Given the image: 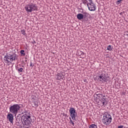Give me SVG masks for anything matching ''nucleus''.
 <instances>
[{
  "instance_id": "obj_1",
  "label": "nucleus",
  "mask_w": 128,
  "mask_h": 128,
  "mask_svg": "<svg viewBox=\"0 0 128 128\" xmlns=\"http://www.w3.org/2000/svg\"><path fill=\"white\" fill-rule=\"evenodd\" d=\"M30 114L26 112L22 116V122L24 124V128H30Z\"/></svg>"
},
{
  "instance_id": "obj_2",
  "label": "nucleus",
  "mask_w": 128,
  "mask_h": 128,
  "mask_svg": "<svg viewBox=\"0 0 128 128\" xmlns=\"http://www.w3.org/2000/svg\"><path fill=\"white\" fill-rule=\"evenodd\" d=\"M9 110L11 114L16 116L20 110V106L19 104H14L10 107Z\"/></svg>"
},
{
  "instance_id": "obj_3",
  "label": "nucleus",
  "mask_w": 128,
  "mask_h": 128,
  "mask_svg": "<svg viewBox=\"0 0 128 128\" xmlns=\"http://www.w3.org/2000/svg\"><path fill=\"white\" fill-rule=\"evenodd\" d=\"M112 120V116L109 114H104L103 116L102 122L105 126H108Z\"/></svg>"
},
{
  "instance_id": "obj_4",
  "label": "nucleus",
  "mask_w": 128,
  "mask_h": 128,
  "mask_svg": "<svg viewBox=\"0 0 128 128\" xmlns=\"http://www.w3.org/2000/svg\"><path fill=\"white\" fill-rule=\"evenodd\" d=\"M24 9L27 12H32L34 10H38V6L34 4L30 3L25 6Z\"/></svg>"
},
{
  "instance_id": "obj_5",
  "label": "nucleus",
  "mask_w": 128,
  "mask_h": 128,
  "mask_svg": "<svg viewBox=\"0 0 128 128\" xmlns=\"http://www.w3.org/2000/svg\"><path fill=\"white\" fill-rule=\"evenodd\" d=\"M16 56L14 54L12 55H6L4 57V61L6 64H12V62H14V60H16Z\"/></svg>"
},
{
  "instance_id": "obj_6",
  "label": "nucleus",
  "mask_w": 128,
  "mask_h": 128,
  "mask_svg": "<svg viewBox=\"0 0 128 128\" xmlns=\"http://www.w3.org/2000/svg\"><path fill=\"white\" fill-rule=\"evenodd\" d=\"M94 96H96L97 100L98 99L100 100L101 106H106V104H108L106 103V100L104 98L102 94H98V93H96Z\"/></svg>"
},
{
  "instance_id": "obj_7",
  "label": "nucleus",
  "mask_w": 128,
  "mask_h": 128,
  "mask_svg": "<svg viewBox=\"0 0 128 128\" xmlns=\"http://www.w3.org/2000/svg\"><path fill=\"white\" fill-rule=\"evenodd\" d=\"M69 112H70V116L73 120H76V118H78V112L76 109L74 108H70L69 110Z\"/></svg>"
},
{
  "instance_id": "obj_8",
  "label": "nucleus",
  "mask_w": 128,
  "mask_h": 128,
  "mask_svg": "<svg viewBox=\"0 0 128 128\" xmlns=\"http://www.w3.org/2000/svg\"><path fill=\"white\" fill-rule=\"evenodd\" d=\"M89 3L87 4V6L90 12H94L96 10V4L92 2V0H89Z\"/></svg>"
},
{
  "instance_id": "obj_9",
  "label": "nucleus",
  "mask_w": 128,
  "mask_h": 128,
  "mask_svg": "<svg viewBox=\"0 0 128 128\" xmlns=\"http://www.w3.org/2000/svg\"><path fill=\"white\" fill-rule=\"evenodd\" d=\"M98 80H100V82H106V76L105 74H101L98 76Z\"/></svg>"
},
{
  "instance_id": "obj_10",
  "label": "nucleus",
  "mask_w": 128,
  "mask_h": 128,
  "mask_svg": "<svg viewBox=\"0 0 128 128\" xmlns=\"http://www.w3.org/2000/svg\"><path fill=\"white\" fill-rule=\"evenodd\" d=\"M7 118L11 124L14 122V114L12 113L9 114L7 115Z\"/></svg>"
},
{
  "instance_id": "obj_11",
  "label": "nucleus",
  "mask_w": 128,
  "mask_h": 128,
  "mask_svg": "<svg viewBox=\"0 0 128 128\" xmlns=\"http://www.w3.org/2000/svg\"><path fill=\"white\" fill-rule=\"evenodd\" d=\"M56 76H57L56 80H64V74L62 73H58Z\"/></svg>"
},
{
  "instance_id": "obj_12",
  "label": "nucleus",
  "mask_w": 128,
  "mask_h": 128,
  "mask_svg": "<svg viewBox=\"0 0 128 128\" xmlns=\"http://www.w3.org/2000/svg\"><path fill=\"white\" fill-rule=\"evenodd\" d=\"M77 18L80 20H82L84 18V15L82 14H78L76 16Z\"/></svg>"
},
{
  "instance_id": "obj_13",
  "label": "nucleus",
  "mask_w": 128,
  "mask_h": 128,
  "mask_svg": "<svg viewBox=\"0 0 128 128\" xmlns=\"http://www.w3.org/2000/svg\"><path fill=\"white\" fill-rule=\"evenodd\" d=\"M69 119L70 120V121L69 122V124H72L73 126H74V122L72 121V118L70 117Z\"/></svg>"
},
{
  "instance_id": "obj_14",
  "label": "nucleus",
  "mask_w": 128,
  "mask_h": 128,
  "mask_svg": "<svg viewBox=\"0 0 128 128\" xmlns=\"http://www.w3.org/2000/svg\"><path fill=\"white\" fill-rule=\"evenodd\" d=\"M89 128H98V126L96 124H92L90 126Z\"/></svg>"
},
{
  "instance_id": "obj_15",
  "label": "nucleus",
  "mask_w": 128,
  "mask_h": 128,
  "mask_svg": "<svg viewBox=\"0 0 128 128\" xmlns=\"http://www.w3.org/2000/svg\"><path fill=\"white\" fill-rule=\"evenodd\" d=\"M107 50H110V52H112V46L109 45L108 46Z\"/></svg>"
},
{
  "instance_id": "obj_16",
  "label": "nucleus",
  "mask_w": 128,
  "mask_h": 128,
  "mask_svg": "<svg viewBox=\"0 0 128 128\" xmlns=\"http://www.w3.org/2000/svg\"><path fill=\"white\" fill-rule=\"evenodd\" d=\"M20 54H22V56H26V53H24V50H21L20 52Z\"/></svg>"
},
{
  "instance_id": "obj_17",
  "label": "nucleus",
  "mask_w": 128,
  "mask_h": 128,
  "mask_svg": "<svg viewBox=\"0 0 128 128\" xmlns=\"http://www.w3.org/2000/svg\"><path fill=\"white\" fill-rule=\"evenodd\" d=\"M21 34H22L23 36H26V30H21Z\"/></svg>"
},
{
  "instance_id": "obj_18",
  "label": "nucleus",
  "mask_w": 128,
  "mask_h": 128,
  "mask_svg": "<svg viewBox=\"0 0 128 128\" xmlns=\"http://www.w3.org/2000/svg\"><path fill=\"white\" fill-rule=\"evenodd\" d=\"M82 3L84 4H88V0H82Z\"/></svg>"
},
{
  "instance_id": "obj_19",
  "label": "nucleus",
  "mask_w": 128,
  "mask_h": 128,
  "mask_svg": "<svg viewBox=\"0 0 128 128\" xmlns=\"http://www.w3.org/2000/svg\"><path fill=\"white\" fill-rule=\"evenodd\" d=\"M122 0H118L116 2V4H120V2H122Z\"/></svg>"
},
{
  "instance_id": "obj_20",
  "label": "nucleus",
  "mask_w": 128,
  "mask_h": 128,
  "mask_svg": "<svg viewBox=\"0 0 128 128\" xmlns=\"http://www.w3.org/2000/svg\"><path fill=\"white\" fill-rule=\"evenodd\" d=\"M22 70H24V68H18V72H22Z\"/></svg>"
},
{
  "instance_id": "obj_21",
  "label": "nucleus",
  "mask_w": 128,
  "mask_h": 128,
  "mask_svg": "<svg viewBox=\"0 0 128 128\" xmlns=\"http://www.w3.org/2000/svg\"><path fill=\"white\" fill-rule=\"evenodd\" d=\"M34 104L35 106H36V107L38 106V102H34Z\"/></svg>"
},
{
  "instance_id": "obj_22",
  "label": "nucleus",
  "mask_w": 128,
  "mask_h": 128,
  "mask_svg": "<svg viewBox=\"0 0 128 128\" xmlns=\"http://www.w3.org/2000/svg\"><path fill=\"white\" fill-rule=\"evenodd\" d=\"M118 128H124V126H119Z\"/></svg>"
},
{
  "instance_id": "obj_23",
  "label": "nucleus",
  "mask_w": 128,
  "mask_h": 128,
  "mask_svg": "<svg viewBox=\"0 0 128 128\" xmlns=\"http://www.w3.org/2000/svg\"><path fill=\"white\" fill-rule=\"evenodd\" d=\"M81 52V54H84V52Z\"/></svg>"
},
{
  "instance_id": "obj_24",
  "label": "nucleus",
  "mask_w": 128,
  "mask_h": 128,
  "mask_svg": "<svg viewBox=\"0 0 128 128\" xmlns=\"http://www.w3.org/2000/svg\"><path fill=\"white\" fill-rule=\"evenodd\" d=\"M96 94H98V92H96Z\"/></svg>"
},
{
  "instance_id": "obj_25",
  "label": "nucleus",
  "mask_w": 128,
  "mask_h": 128,
  "mask_svg": "<svg viewBox=\"0 0 128 128\" xmlns=\"http://www.w3.org/2000/svg\"><path fill=\"white\" fill-rule=\"evenodd\" d=\"M30 66H32V62H30Z\"/></svg>"
},
{
  "instance_id": "obj_26",
  "label": "nucleus",
  "mask_w": 128,
  "mask_h": 128,
  "mask_svg": "<svg viewBox=\"0 0 128 128\" xmlns=\"http://www.w3.org/2000/svg\"><path fill=\"white\" fill-rule=\"evenodd\" d=\"M34 100V98H32V100Z\"/></svg>"
}]
</instances>
